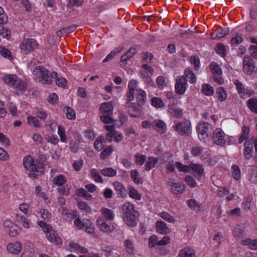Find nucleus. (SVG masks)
<instances>
[{
    "label": "nucleus",
    "instance_id": "obj_1",
    "mask_svg": "<svg viewBox=\"0 0 257 257\" xmlns=\"http://www.w3.org/2000/svg\"><path fill=\"white\" fill-rule=\"evenodd\" d=\"M33 77L34 79L43 84H51L57 77V73L49 71L43 66H37L32 71Z\"/></svg>",
    "mask_w": 257,
    "mask_h": 257
},
{
    "label": "nucleus",
    "instance_id": "obj_2",
    "mask_svg": "<svg viewBox=\"0 0 257 257\" xmlns=\"http://www.w3.org/2000/svg\"><path fill=\"white\" fill-rule=\"evenodd\" d=\"M38 224L46 233L47 238L50 242L56 245L62 244V239L58 233L52 229L51 226L42 220L38 221Z\"/></svg>",
    "mask_w": 257,
    "mask_h": 257
},
{
    "label": "nucleus",
    "instance_id": "obj_3",
    "mask_svg": "<svg viewBox=\"0 0 257 257\" xmlns=\"http://www.w3.org/2000/svg\"><path fill=\"white\" fill-rule=\"evenodd\" d=\"M23 162L25 168L28 171L34 173L42 172V164L39 162L35 161L32 156L30 155L25 156L23 158Z\"/></svg>",
    "mask_w": 257,
    "mask_h": 257
},
{
    "label": "nucleus",
    "instance_id": "obj_4",
    "mask_svg": "<svg viewBox=\"0 0 257 257\" xmlns=\"http://www.w3.org/2000/svg\"><path fill=\"white\" fill-rule=\"evenodd\" d=\"M211 126L206 122H200L197 126V132L199 140L203 142H206L209 140L211 133Z\"/></svg>",
    "mask_w": 257,
    "mask_h": 257
},
{
    "label": "nucleus",
    "instance_id": "obj_5",
    "mask_svg": "<svg viewBox=\"0 0 257 257\" xmlns=\"http://www.w3.org/2000/svg\"><path fill=\"white\" fill-rule=\"evenodd\" d=\"M38 43L32 38L24 39L20 45L21 52L27 55L38 48Z\"/></svg>",
    "mask_w": 257,
    "mask_h": 257
},
{
    "label": "nucleus",
    "instance_id": "obj_6",
    "mask_svg": "<svg viewBox=\"0 0 257 257\" xmlns=\"http://www.w3.org/2000/svg\"><path fill=\"white\" fill-rule=\"evenodd\" d=\"M173 129L178 134L189 135L191 133L192 128L190 121L183 119L173 126Z\"/></svg>",
    "mask_w": 257,
    "mask_h": 257
},
{
    "label": "nucleus",
    "instance_id": "obj_7",
    "mask_svg": "<svg viewBox=\"0 0 257 257\" xmlns=\"http://www.w3.org/2000/svg\"><path fill=\"white\" fill-rule=\"evenodd\" d=\"M212 138L216 145L222 146L231 138L225 134L221 128H216L213 132Z\"/></svg>",
    "mask_w": 257,
    "mask_h": 257
},
{
    "label": "nucleus",
    "instance_id": "obj_8",
    "mask_svg": "<svg viewBox=\"0 0 257 257\" xmlns=\"http://www.w3.org/2000/svg\"><path fill=\"white\" fill-rule=\"evenodd\" d=\"M188 86L187 80L183 76H178L176 78L175 84V91L176 93L179 95L185 94Z\"/></svg>",
    "mask_w": 257,
    "mask_h": 257
},
{
    "label": "nucleus",
    "instance_id": "obj_9",
    "mask_svg": "<svg viewBox=\"0 0 257 257\" xmlns=\"http://www.w3.org/2000/svg\"><path fill=\"white\" fill-rule=\"evenodd\" d=\"M105 128L109 132L106 135L107 140L110 142L113 140L115 142H119L123 139V135L121 133L114 131V127L112 125H107L104 126Z\"/></svg>",
    "mask_w": 257,
    "mask_h": 257
},
{
    "label": "nucleus",
    "instance_id": "obj_10",
    "mask_svg": "<svg viewBox=\"0 0 257 257\" xmlns=\"http://www.w3.org/2000/svg\"><path fill=\"white\" fill-rule=\"evenodd\" d=\"M96 225L99 229L106 233L113 231V227L111 225L109 220H106L102 216H99L96 221Z\"/></svg>",
    "mask_w": 257,
    "mask_h": 257
},
{
    "label": "nucleus",
    "instance_id": "obj_11",
    "mask_svg": "<svg viewBox=\"0 0 257 257\" xmlns=\"http://www.w3.org/2000/svg\"><path fill=\"white\" fill-rule=\"evenodd\" d=\"M154 72V69L147 64L143 65L140 72L141 77L144 79L146 83L150 85H152L153 82L150 75L153 74Z\"/></svg>",
    "mask_w": 257,
    "mask_h": 257
},
{
    "label": "nucleus",
    "instance_id": "obj_12",
    "mask_svg": "<svg viewBox=\"0 0 257 257\" xmlns=\"http://www.w3.org/2000/svg\"><path fill=\"white\" fill-rule=\"evenodd\" d=\"M67 247L70 252L76 253L85 254L88 252V250L86 247L81 246L78 243L73 240H70L68 242Z\"/></svg>",
    "mask_w": 257,
    "mask_h": 257
},
{
    "label": "nucleus",
    "instance_id": "obj_13",
    "mask_svg": "<svg viewBox=\"0 0 257 257\" xmlns=\"http://www.w3.org/2000/svg\"><path fill=\"white\" fill-rule=\"evenodd\" d=\"M234 85L241 98H245L252 94V91L247 88H245L238 80H235Z\"/></svg>",
    "mask_w": 257,
    "mask_h": 257
},
{
    "label": "nucleus",
    "instance_id": "obj_14",
    "mask_svg": "<svg viewBox=\"0 0 257 257\" xmlns=\"http://www.w3.org/2000/svg\"><path fill=\"white\" fill-rule=\"evenodd\" d=\"M255 66L253 60L249 57H244L243 60L242 69L244 72L251 74L254 70Z\"/></svg>",
    "mask_w": 257,
    "mask_h": 257
},
{
    "label": "nucleus",
    "instance_id": "obj_15",
    "mask_svg": "<svg viewBox=\"0 0 257 257\" xmlns=\"http://www.w3.org/2000/svg\"><path fill=\"white\" fill-rule=\"evenodd\" d=\"M168 184L171 191L175 194L181 193L185 189V185L183 183L175 182L172 179H169Z\"/></svg>",
    "mask_w": 257,
    "mask_h": 257
},
{
    "label": "nucleus",
    "instance_id": "obj_16",
    "mask_svg": "<svg viewBox=\"0 0 257 257\" xmlns=\"http://www.w3.org/2000/svg\"><path fill=\"white\" fill-rule=\"evenodd\" d=\"M7 250L10 253L18 254L22 250L21 243L19 241L10 243L7 245Z\"/></svg>",
    "mask_w": 257,
    "mask_h": 257
},
{
    "label": "nucleus",
    "instance_id": "obj_17",
    "mask_svg": "<svg viewBox=\"0 0 257 257\" xmlns=\"http://www.w3.org/2000/svg\"><path fill=\"white\" fill-rule=\"evenodd\" d=\"M155 225L157 232L160 234H167L171 232V230L167 226V224L163 221H157Z\"/></svg>",
    "mask_w": 257,
    "mask_h": 257
},
{
    "label": "nucleus",
    "instance_id": "obj_18",
    "mask_svg": "<svg viewBox=\"0 0 257 257\" xmlns=\"http://www.w3.org/2000/svg\"><path fill=\"white\" fill-rule=\"evenodd\" d=\"M253 144L252 140L246 141L244 144V155L246 159H249L252 156Z\"/></svg>",
    "mask_w": 257,
    "mask_h": 257
},
{
    "label": "nucleus",
    "instance_id": "obj_19",
    "mask_svg": "<svg viewBox=\"0 0 257 257\" xmlns=\"http://www.w3.org/2000/svg\"><path fill=\"white\" fill-rule=\"evenodd\" d=\"M123 219L125 223L129 226L135 227L137 224V217L138 213L124 215Z\"/></svg>",
    "mask_w": 257,
    "mask_h": 257
},
{
    "label": "nucleus",
    "instance_id": "obj_20",
    "mask_svg": "<svg viewBox=\"0 0 257 257\" xmlns=\"http://www.w3.org/2000/svg\"><path fill=\"white\" fill-rule=\"evenodd\" d=\"M153 128L160 134L165 133L167 128L166 124L162 120H154Z\"/></svg>",
    "mask_w": 257,
    "mask_h": 257
},
{
    "label": "nucleus",
    "instance_id": "obj_21",
    "mask_svg": "<svg viewBox=\"0 0 257 257\" xmlns=\"http://www.w3.org/2000/svg\"><path fill=\"white\" fill-rule=\"evenodd\" d=\"M99 111L102 114L110 115L112 113L113 107L110 102H104L100 105Z\"/></svg>",
    "mask_w": 257,
    "mask_h": 257
},
{
    "label": "nucleus",
    "instance_id": "obj_22",
    "mask_svg": "<svg viewBox=\"0 0 257 257\" xmlns=\"http://www.w3.org/2000/svg\"><path fill=\"white\" fill-rule=\"evenodd\" d=\"M128 106L130 107L129 113L130 115L134 117H139L142 111L141 106L138 104L137 105L136 104L133 103L128 104Z\"/></svg>",
    "mask_w": 257,
    "mask_h": 257
},
{
    "label": "nucleus",
    "instance_id": "obj_23",
    "mask_svg": "<svg viewBox=\"0 0 257 257\" xmlns=\"http://www.w3.org/2000/svg\"><path fill=\"white\" fill-rule=\"evenodd\" d=\"M113 186L118 196L124 197L126 196V190L120 183L116 181L113 183Z\"/></svg>",
    "mask_w": 257,
    "mask_h": 257
},
{
    "label": "nucleus",
    "instance_id": "obj_24",
    "mask_svg": "<svg viewBox=\"0 0 257 257\" xmlns=\"http://www.w3.org/2000/svg\"><path fill=\"white\" fill-rule=\"evenodd\" d=\"M122 209L123 211V215L136 213L138 212L136 211L134 207V205L130 202H126L122 206Z\"/></svg>",
    "mask_w": 257,
    "mask_h": 257
},
{
    "label": "nucleus",
    "instance_id": "obj_25",
    "mask_svg": "<svg viewBox=\"0 0 257 257\" xmlns=\"http://www.w3.org/2000/svg\"><path fill=\"white\" fill-rule=\"evenodd\" d=\"M137 102L140 106L143 105L146 100V93L144 90L142 89L137 90Z\"/></svg>",
    "mask_w": 257,
    "mask_h": 257
},
{
    "label": "nucleus",
    "instance_id": "obj_26",
    "mask_svg": "<svg viewBox=\"0 0 257 257\" xmlns=\"http://www.w3.org/2000/svg\"><path fill=\"white\" fill-rule=\"evenodd\" d=\"M231 169V177L236 181H240L241 178V173L239 167L236 165H233Z\"/></svg>",
    "mask_w": 257,
    "mask_h": 257
},
{
    "label": "nucleus",
    "instance_id": "obj_27",
    "mask_svg": "<svg viewBox=\"0 0 257 257\" xmlns=\"http://www.w3.org/2000/svg\"><path fill=\"white\" fill-rule=\"evenodd\" d=\"M146 163L144 166V169L145 170L148 171L154 168L157 163L158 160L157 158L150 157L146 159Z\"/></svg>",
    "mask_w": 257,
    "mask_h": 257
},
{
    "label": "nucleus",
    "instance_id": "obj_28",
    "mask_svg": "<svg viewBox=\"0 0 257 257\" xmlns=\"http://www.w3.org/2000/svg\"><path fill=\"white\" fill-rule=\"evenodd\" d=\"M179 256V257H195V251L192 248L186 247L180 250Z\"/></svg>",
    "mask_w": 257,
    "mask_h": 257
},
{
    "label": "nucleus",
    "instance_id": "obj_29",
    "mask_svg": "<svg viewBox=\"0 0 257 257\" xmlns=\"http://www.w3.org/2000/svg\"><path fill=\"white\" fill-rule=\"evenodd\" d=\"M124 246L126 251L129 254H134L135 252V247L133 241L130 239H126L124 241Z\"/></svg>",
    "mask_w": 257,
    "mask_h": 257
},
{
    "label": "nucleus",
    "instance_id": "obj_30",
    "mask_svg": "<svg viewBox=\"0 0 257 257\" xmlns=\"http://www.w3.org/2000/svg\"><path fill=\"white\" fill-rule=\"evenodd\" d=\"M17 221L21 224L22 226L25 228H29L30 227V221L26 217L20 214L16 215Z\"/></svg>",
    "mask_w": 257,
    "mask_h": 257
},
{
    "label": "nucleus",
    "instance_id": "obj_31",
    "mask_svg": "<svg viewBox=\"0 0 257 257\" xmlns=\"http://www.w3.org/2000/svg\"><path fill=\"white\" fill-rule=\"evenodd\" d=\"M61 215L63 219L67 222L72 221L75 217L73 212L65 208L62 209Z\"/></svg>",
    "mask_w": 257,
    "mask_h": 257
},
{
    "label": "nucleus",
    "instance_id": "obj_32",
    "mask_svg": "<svg viewBox=\"0 0 257 257\" xmlns=\"http://www.w3.org/2000/svg\"><path fill=\"white\" fill-rule=\"evenodd\" d=\"M37 213H38L40 215V217L44 220H49L52 217L51 213L46 209L38 208L37 210Z\"/></svg>",
    "mask_w": 257,
    "mask_h": 257
},
{
    "label": "nucleus",
    "instance_id": "obj_33",
    "mask_svg": "<svg viewBox=\"0 0 257 257\" xmlns=\"http://www.w3.org/2000/svg\"><path fill=\"white\" fill-rule=\"evenodd\" d=\"M128 195L130 197L137 200H140L142 198L141 194L133 186L128 187Z\"/></svg>",
    "mask_w": 257,
    "mask_h": 257
},
{
    "label": "nucleus",
    "instance_id": "obj_34",
    "mask_svg": "<svg viewBox=\"0 0 257 257\" xmlns=\"http://www.w3.org/2000/svg\"><path fill=\"white\" fill-rule=\"evenodd\" d=\"M4 80L9 85L14 87L19 80L17 79V76L15 75L7 74L4 76Z\"/></svg>",
    "mask_w": 257,
    "mask_h": 257
},
{
    "label": "nucleus",
    "instance_id": "obj_35",
    "mask_svg": "<svg viewBox=\"0 0 257 257\" xmlns=\"http://www.w3.org/2000/svg\"><path fill=\"white\" fill-rule=\"evenodd\" d=\"M242 243L243 245L248 246L250 249L257 250V238L254 239L246 238L242 240Z\"/></svg>",
    "mask_w": 257,
    "mask_h": 257
},
{
    "label": "nucleus",
    "instance_id": "obj_36",
    "mask_svg": "<svg viewBox=\"0 0 257 257\" xmlns=\"http://www.w3.org/2000/svg\"><path fill=\"white\" fill-rule=\"evenodd\" d=\"M14 88H16L18 94H22L25 91L27 88V84L25 82L19 80L15 84Z\"/></svg>",
    "mask_w": 257,
    "mask_h": 257
},
{
    "label": "nucleus",
    "instance_id": "obj_37",
    "mask_svg": "<svg viewBox=\"0 0 257 257\" xmlns=\"http://www.w3.org/2000/svg\"><path fill=\"white\" fill-rule=\"evenodd\" d=\"M57 134L60 137V141L62 143H66L68 139L66 134L65 128L62 125L57 126Z\"/></svg>",
    "mask_w": 257,
    "mask_h": 257
},
{
    "label": "nucleus",
    "instance_id": "obj_38",
    "mask_svg": "<svg viewBox=\"0 0 257 257\" xmlns=\"http://www.w3.org/2000/svg\"><path fill=\"white\" fill-rule=\"evenodd\" d=\"M101 213L103 215V217L107 219L106 220L111 221L114 218V214L113 211L110 209L105 207L102 208Z\"/></svg>",
    "mask_w": 257,
    "mask_h": 257
},
{
    "label": "nucleus",
    "instance_id": "obj_39",
    "mask_svg": "<svg viewBox=\"0 0 257 257\" xmlns=\"http://www.w3.org/2000/svg\"><path fill=\"white\" fill-rule=\"evenodd\" d=\"M228 32V31L227 30L220 28L215 33L211 34V38L213 39L221 38L226 35Z\"/></svg>",
    "mask_w": 257,
    "mask_h": 257
},
{
    "label": "nucleus",
    "instance_id": "obj_40",
    "mask_svg": "<svg viewBox=\"0 0 257 257\" xmlns=\"http://www.w3.org/2000/svg\"><path fill=\"white\" fill-rule=\"evenodd\" d=\"M250 129L248 126H243L241 128V134L239 138L238 143H242L244 140H246L248 137Z\"/></svg>",
    "mask_w": 257,
    "mask_h": 257
},
{
    "label": "nucleus",
    "instance_id": "obj_41",
    "mask_svg": "<svg viewBox=\"0 0 257 257\" xmlns=\"http://www.w3.org/2000/svg\"><path fill=\"white\" fill-rule=\"evenodd\" d=\"M168 112L172 116L178 118L181 117L183 110L175 106H170L169 107Z\"/></svg>",
    "mask_w": 257,
    "mask_h": 257
},
{
    "label": "nucleus",
    "instance_id": "obj_42",
    "mask_svg": "<svg viewBox=\"0 0 257 257\" xmlns=\"http://www.w3.org/2000/svg\"><path fill=\"white\" fill-rule=\"evenodd\" d=\"M216 96L219 101H223L227 98V93L223 87H220L217 90Z\"/></svg>",
    "mask_w": 257,
    "mask_h": 257
},
{
    "label": "nucleus",
    "instance_id": "obj_43",
    "mask_svg": "<svg viewBox=\"0 0 257 257\" xmlns=\"http://www.w3.org/2000/svg\"><path fill=\"white\" fill-rule=\"evenodd\" d=\"M131 177L137 184H141L143 182V179L140 177L139 171L136 169L131 171Z\"/></svg>",
    "mask_w": 257,
    "mask_h": 257
},
{
    "label": "nucleus",
    "instance_id": "obj_44",
    "mask_svg": "<svg viewBox=\"0 0 257 257\" xmlns=\"http://www.w3.org/2000/svg\"><path fill=\"white\" fill-rule=\"evenodd\" d=\"M53 182L54 184L62 187L66 183V179L63 175H59L54 178Z\"/></svg>",
    "mask_w": 257,
    "mask_h": 257
},
{
    "label": "nucleus",
    "instance_id": "obj_45",
    "mask_svg": "<svg viewBox=\"0 0 257 257\" xmlns=\"http://www.w3.org/2000/svg\"><path fill=\"white\" fill-rule=\"evenodd\" d=\"M90 174L92 178L95 182L102 183L103 179L100 175L99 172L96 169H92L90 170Z\"/></svg>",
    "mask_w": 257,
    "mask_h": 257
},
{
    "label": "nucleus",
    "instance_id": "obj_46",
    "mask_svg": "<svg viewBox=\"0 0 257 257\" xmlns=\"http://www.w3.org/2000/svg\"><path fill=\"white\" fill-rule=\"evenodd\" d=\"M101 173L104 176L113 177L116 175L117 171L111 167L106 168L101 170Z\"/></svg>",
    "mask_w": 257,
    "mask_h": 257
},
{
    "label": "nucleus",
    "instance_id": "obj_47",
    "mask_svg": "<svg viewBox=\"0 0 257 257\" xmlns=\"http://www.w3.org/2000/svg\"><path fill=\"white\" fill-rule=\"evenodd\" d=\"M0 54L2 57L10 60L13 59L11 52L4 46H0Z\"/></svg>",
    "mask_w": 257,
    "mask_h": 257
},
{
    "label": "nucleus",
    "instance_id": "obj_48",
    "mask_svg": "<svg viewBox=\"0 0 257 257\" xmlns=\"http://www.w3.org/2000/svg\"><path fill=\"white\" fill-rule=\"evenodd\" d=\"M186 203L189 207L196 211H199L201 209V204L195 199H189L187 201Z\"/></svg>",
    "mask_w": 257,
    "mask_h": 257
},
{
    "label": "nucleus",
    "instance_id": "obj_49",
    "mask_svg": "<svg viewBox=\"0 0 257 257\" xmlns=\"http://www.w3.org/2000/svg\"><path fill=\"white\" fill-rule=\"evenodd\" d=\"M190 170L197 173L199 176H202L204 174V169L202 166L199 164H192L190 165Z\"/></svg>",
    "mask_w": 257,
    "mask_h": 257
},
{
    "label": "nucleus",
    "instance_id": "obj_50",
    "mask_svg": "<svg viewBox=\"0 0 257 257\" xmlns=\"http://www.w3.org/2000/svg\"><path fill=\"white\" fill-rule=\"evenodd\" d=\"M247 106L252 112L257 113V98H251L248 99Z\"/></svg>",
    "mask_w": 257,
    "mask_h": 257
},
{
    "label": "nucleus",
    "instance_id": "obj_51",
    "mask_svg": "<svg viewBox=\"0 0 257 257\" xmlns=\"http://www.w3.org/2000/svg\"><path fill=\"white\" fill-rule=\"evenodd\" d=\"M159 215L162 219L169 223H173L175 222V219L174 218V217L173 216L171 215L167 212H161L159 214Z\"/></svg>",
    "mask_w": 257,
    "mask_h": 257
},
{
    "label": "nucleus",
    "instance_id": "obj_52",
    "mask_svg": "<svg viewBox=\"0 0 257 257\" xmlns=\"http://www.w3.org/2000/svg\"><path fill=\"white\" fill-rule=\"evenodd\" d=\"M76 194L77 196L82 197L87 200H90L92 198V196L83 188L77 189L76 191Z\"/></svg>",
    "mask_w": 257,
    "mask_h": 257
},
{
    "label": "nucleus",
    "instance_id": "obj_53",
    "mask_svg": "<svg viewBox=\"0 0 257 257\" xmlns=\"http://www.w3.org/2000/svg\"><path fill=\"white\" fill-rule=\"evenodd\" d=\"M151 104L156 108L164 107L165 104L160 98L154 97L151 99Z\"/></svg>",
    "mask_w": 257,
    "mask_h": 257
},
{
    "label": "nucleus",
    "instance_id": "obj_54",
    "mask_svg": "<svg viewBox=\"0 0 257 257\" xmlns=\"http://www.w3.org/2000/svg\"><path fill=\"white\" fill-rule=\"evenodd\" d=\"M123 50L122 47H118L111 51L107 56L103 60V62H106L112 59L116 54L119 53Z\"/></svg>",
    "mask_w": 257,
    "mask_h": 257
},
{
    "label": "nucleus",
    "instance_id": "obj_55",
    "mask_svg": "<svg viewBox=\"0 0 257 257\" xmlns=\"http://www.w3.org/2000/svg\"><path fill=\"white\" fill-rule=\"evenodd\" d=\"M105 145V141L103 137H99L94 142V148L98 151L102 150Z\"/></svg>",
    "mask_w": 257,
    "mask_h": 257
},
{
    "label": "nucleus",
    "instance_id": "obj_56",
    "mask_svg": "<svg viewBox=\"0 0 257 257\" xmlns=\"http://www.w3.org/2000/svg\"><path fill=\"white\" fill-rule=\"evenodd\" d=\"M134 159L137 165L142 166L146 162L147 157L145 155L137 154L134 155Z\"/></svg>",
    "mask_w": 257,
    "mask_h": 257
},
{
    "label": "nucleus",
    "instance_id": "obj_57",
    "mask_svg": "<svg viewBox=\"0 0 257 257\" xmlns=\"http://www.w3.org/2000/svg\"><path fill=\"white\" fill-rule=\"evenodd\" d=\"M27 120L28 123L33 125L34 127H39L41 125V123L36 117L29 116L28 117Z\"/></svg>",
    "mask_w": 257,
    "mask_h": 257
},
{
    "label": "nucleus",
    "instance_id": "obj_58",
    "mask_svg": "<svg viewBox=\"0 0 257 257\" xmlns=\"http://www.w3.org/2000/svg\"><path fill=\"white\" fill-rule=\"evenodd\" d=\"M184 74L190 83H194L196 81L195 75L190 69H187Z\"/></svg>",
    "mask_w": 257,
    "mask_h": 257
},
{
    "label": "nucleus",
    "instance_id": "obj_59",
    "mask_svg": "<svg viewBox=\"0 0 257 257\" xmlns=\"http://www.w3.org/2000/svg\"><path fill=\"white\" fill-rule=\"evenodd\" d=\"M78 208L83 212L85 213H88L90 212L91 208L88 206L87 203L85 202H79L78 203Z\"/></svg>",
    "mask_w": 257,
    "mask_h": 257
},
{
    "label": "nucleus",
    "instance_id": "obj_60",
    "mask_svg": "<svg viewBox=\"0 0 257 257\" xmlns=\"http://www.w3.org/2000/svg\"><path fill=\"white\" fill-rule=\"evenodd\" d=\"M202 92L205 95L210 96L213 94L214 89L211 85L206 84L202 86Z\"/></svg>",
    "mask_w": 257,
    "mask_h": 257
},
{
    "label": "nucleus",
    "instance_id": "obj_61",
    "mask_svg": "<svg viewBox=\"0 0 257 257\" xmlns=\"http://www.w3.org/2000/svg\"><path fill=\"white\" fill-rule=\"evenodd\" d=\"M66 117L69 119H73L75 118V111L69 107H67L64 109Z\"/></svg>",
    "mask_w": 257,
    "mask_h": 257
},
{
    "label": "nucleus",
    "instance_id": "obj_62",
    "mask_svg": "<svg viewBox=\"0 0 257 257\" xmlns=\"http://www.w3.org/2000/svg\"><path fill=\"white\" fill-rule=\"evenodd\" d=\"M210 68L213 73L217 75H220L222 73L220 67L216 63L212 62L210 65Z\"/></svg>",
    "mask_w": 257,
    "mask_h": 257
},
{
    "label": "nucleus",
    "instance_id": "obj_63",
    "mask_svg": "<svg viewBox=\"0 0 257 257\" xmlns=\"http://www.w3.org/2000/svg\"><path fill=\"white\" fill-rule=\"evenodd\" d=\"M215 51L217 54L221 57H224L226 55V48L224 45L222 44H218L215 47Z\"/></svg>",
    "mask_w": 257,
    "mask_h": 257
},
{
    "label": "nucleus",
    "instance_id": "obj_64",
    "mask_svg": "<svg viewBox=\"0 0 257 257\" xmlns=\"http://www.w3.org/2000/svg\"><path fill=\"white\" fill-rule=\"evenodd\" d=\"M176 167L180 172L187 173L190 171V166L183 165L179 162H176Z\"/></svg>",
    "mask_w": 257,
    "mask_h": 257
}]
</instances>
